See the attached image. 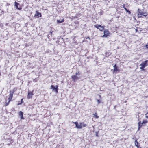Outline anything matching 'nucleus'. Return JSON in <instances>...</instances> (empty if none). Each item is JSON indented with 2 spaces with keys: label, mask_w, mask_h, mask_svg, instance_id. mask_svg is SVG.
Listing matches in <instances>:
<instances>
[{
  "label": "nucleus",
  "mask_w": 148,
  "mask_h": 148,
  "mask_svg": "<svg viewBox=\"0 0 148 148\" xmlns=\"http://www.w3.org/2000/svg\"><path fill=\"white\" fill-rule=\"evenodd\" d=\"M17 90V88L15 87L12 90H10L9 91V94L8 95V102L6 101L5 103V106H6L9 105L10 102L12 100L13 97V95L15 92Z\"/></svg>",
  "instance_id": "obj_1"
},
{
  "label": "nucleus",
  "mask_w": 148,
  "mask_h": 148,
  "mask_svg": "<svg viewBox=\"0 0 148 148\" xmlns=\"http://www.w3.org/2000/svg\"><path fill=\"white\" fill-rule=\"evenodd\" d=\"M148 65V60H146L140 64V69L142 71H145V68Z\"/></svg>",
  "instance_id": "obj_2"
},
{
  "label": "nucleus",
  "mask_w": 148,
  "mask_h": 148,
  "mask_svg": "<svg viewBox=\"0 0 148 148\" xmlns=\"http://www.w3.org/2000/svg\"><path fill=\"white\" fill-rule=\"evenodd\" d=\"M73 123L75 124L76 127L78 129H81L82 127H85L87 126L86 124L84 123L83 122L80 123L79 125L77 122H73Z\"/></svg>",
  "instance_id": "obj_3"
},
{
  "label": "nucleus",
  "mask_w": 148,
  "mask_h": 148,
  "mask_svg": "<svg viewBox=\"0 0 148 148\" xmlns=\"http://www.w3.org/2000/svg\"><path fill=\"white\" fill-rule=\"evenodd\" d=\"M147 123H148V121L147 120H143L142 123L141 121L139 122L138 123V129L141 128L143 126H145Z\"/></svg>",
  "instance_id": "obj_4"
},
{
  "label": "nucleus",
  "mask_w": 148,
  "mask_h": 148,
  "mask_svg": "<svg viewBox=\"0 0 148 148\" xmlns=\"http://www.w3.org/2000/svg\"><path fill=\"white\" fill-rule=\"evenodd\" d=\"M148 15L147 13L146 12H144L141 11H139L138 14V18L142 17V16L146 17Z\"/></svg>",
  "instance_id": "obj_5"
},
{
  "label": "nucleus",
  "mask_w": 148,
  "mask_h": 148,
  "mask_svg": "<svg viewBox=\"0 0 148 148\" xmlns=\"http://www.w3.org/2000/svg\"><path fill=\"white\" fill-rule=\"evenodd\" d=\"M80 73L78 72V73H76L75 75H73L71 76V78L72 79V81L74 82H75L77 80L79 79V78L77 77V75H79Z\"/></svg>",
  "instance_id": "obj_6"
},
{
  "label": "nucleus",
  "mask_w": 148,
  "mask_h": 148,
  "mask_svg": "<svg viewBox=\"0 0 148 148\" xmlns=\"http://www.w3.org/2000/svg\"><path fill=\"white\" fill-rule=\"evenodd\" d=\"M94 27L99 29L100 31H102L104 29V26L99 24H97L94 25Z\"/></svg>",
  "instance_id": "obj_7"
},
{
  "label": "nucleus",
  "mask_w": 148,
  "mask_h": 148,
  "mask_svg": "<svg viewBox=\"0 0 148 148\" xmlns=\"http://www.w3.org/2000/svg\"><path fill=\"white\" fill-rule=\"evenodd\" d=\"M34 90H32L31 91L28 92L27 96V98L28 99L32 98V96L34 95Z\"/></svg>",
  "instance_id": "obj_8"
},
{
  "label": "nucleus",
  "mask_w": 148,
  "mask_h": 148,
  "mask_svg": "<svg viewBox=\"0 0 148 148\" xmlns=\"http://www.w3.org/2000/svg\"><path fill=\"white\" fill-rule=\"evenodd\" d=\"M42 16L41 14L40 13L38 12V10H36V14H35L34 17L35 18H38L39 17H41Z\"/></svg>",
  "instance_id": "obj_9"
},
{
  "label": "nucleus",
  "mask_w": 148,
  "mask_h": 148,
  "mask_svg": "<svg viewBox=\"0 0 148 148\" xmlns=\"http://www.w3.org/2000/svg\"><path fill=\"white\" fill-rule=\"evenodd\" d=\"M58 86L57 85L55 87H54L53 85H51L50 88L51 89H53V90H54L57 93H58Z\"/></svg>",
  "instance_id": "obj_10"
},
{
  "label": "nucleus",
  "mask_w": 148,
  "mask_h": 148,
  "mask_svg": "<svg viewBox=\"0 0 148 148\" xmlns=\"http://www.w3.org/2000/svg\"><path fill=\"white\" fill-rule=\"evenodd\" d=\"M103 33L104 35L103 36V37H107L109 35L110 33H109V31H108L107 29L105 30L103 32Z\"/></svg>",
  "instance_id": "obj_11"
},
{
  "label": "nucleus",
  "mask_w": 148,
  "mask_h": 148,
  "mask_svg": "<svg viewBox=\"0 0 148 148\" xmlns=\"http://www.w3.org/2000/svg\"><path fill=\"white\" fill-rule=\"evenodd\" d=\"M114 69V73H116L117 71H119L120 69L118 68V66H116V64H115L113 66Z\"/></svg>",
  "instance_id": "obj_12"
},
{
  "label": "nucleus",
  "mask_w": 148,
  "mask_h": 148,
  "mask_svg": "<svg viewBox=\"0 0 148 148\" xmlns=\"http://www.w3.org/2000/svg\"><path fill=\"white\" fill-rule=\"evenodd\" d=\"M19 5V4L16 1L14 2V6L16 8V9L20 10L22 9V8L18 7V6Z\"/></svg>",
  "instance_id": "obj_13"
},
{
  "label": "nucleus",
  "mask_w": 148,
  "mask_h": 148,
  "mask_svg": "<svg viewBox=\"0 0 148 148\" xmlns=\"http://www.w3.org/2000/svg\"><path fill=\"white\" fill-rule=\"evenodd\" d=\"M23 112L21 111H20L19 112V115L21 117V119H24V118H23Z\"/></svg>",
  "instance_id": "obj_14"
},
{
  "label": "nucleus",
  "mask_w": 148,
  "mask_h": 148,
  "mask_svg": "<svg viewBox=\"0 0 148 148\" xmlns=\"http://www.w3.org/2000/svg\"><path fill=\"white\" fill-rule=\"evenodd\" d=\"M8 139L10 140V143H8L7 144V145H9L10 144H11L14 142V140L12 139L11 138H9Z\"/></svg>",
  "instance_id": "obj_15"
},
{
  "label": "nucleus",
  "mask_w": 148,
  "mask_h": 148,
  "mask_svg": "<svg viewBox=\"0 0 148 148\" xmlns=\"http://www.w3.org/2000/svg\"><path fill=\"white\" fill-rule=\"evenodd\" d=\"M23 99L22 98L21 99V101H18V103L17 104V105H18L21 104L23 102Z\"/></svg>",
  "instance_id": "obj_16"
},
{
  "label": "nucleus",
  "mask_w": 148,
  "mask_h": 148,
  "mask_svg": "<svg viewBox=\"0 0 148 148\" xmlns=\"http://www.w3.org/2000/svg\"><path fill=\"white\" fill-rule=\"evenodd\" d=\"M139 144L138 143V142L137 141V139H135V146H137Z\"/></svg>",
  "instance_id": "obj_17"
},
{
  "label": "nucleus",
  "mask_w": 148,
  "mask_h": 148,
  "mask_svg": "<svg viewBox=\"0 0 148 148\" xmlns=\"http://www.w3.org/2000/svg\"><path fill=\"white\" fill-rule=\"evenodd\" d=\"M93 115L94 117H95L96 118L98 119L99 117V116L97 115L96 112L94 114H93Z\"/></svg>",
  "instance_id": "obj_18"
},
{
  "label": "nucleus",
  "mask_w": 148,
  "mask_h": 148,
  "mask_svg": "<svg viewBox=\"0 0 148 148\" xmlns=\"http://www.w3.org/2000/svg\"><path fill=\"white\" fill-rule=\"evenodd\" d=\"M64 19H63L61 21L59 20H57V23H61L64 22Z\"/></svg>",
  "instance_id": "obj_19"
},
{
  "label": "nucleus",
  "mask_w": 148,
  "mask_h": 148,
  "mask_svg": "<svg viewBox=\"0 0 148 148\" xmlns=\"http://www.w3.org/2000/svg\"><path fill=\"white\" fill-rule=\"evenodd\" d=\"M126 11L127 12H128L129 14H131V11L130 10H128L127 9V10H126Z\"/></svg>",
  "instance_id": "obj_20"
},
{
  "label": "nucleus",
  "mask_w": 148,
  "mask_h": 148,
  "mask_svg": "<svg viewBox=\"0 0 148 148\" xmlns=\"http://www.w3.org/2000/svg\"><path fill=\"white\" fill-rule=\"evenodd\" d=\"M145 115V117L147 118H148V112Z\"/></svg>",
  "instance_id": "obj_21"
},
{
  "label": "nucleus",
  "mask_w": 148,
  "mask_h": 148,
  "mask_svg": "<svg viewBox=\"0 0 148 148\" xmlns=\"http://www.w3.org/2000/svg\"><path fill=\"white\" fill-rule=\"evenodd\" d=\"M123 7L125 9V10H127V9L125 7V4L123 5Z\"/></svg>",
  "instance_id": "obj_22"
},
{
  "label": "nucleus",
  "mask_w": 148,
  "mask_h": 148,
  "mask_svg": "<svg viewBox=\"0 0 148 148\" xmlns=\"http://www.w3.org/2000/svg\"><path fill=\"white\" fill-rule=\"evenodd\" d=\"M97 102L98 104L100 103L101 102L100 100L99 99L97 100Z\"/></svg>",
  "instance_id": "obj_23"
},
{
  "label": "nucleus",
  "mask_w": 148,
  "mask_h": 148,
  "mask_svg": "<svg viewBox=\"0 0 148 148\" xmlns=\"http://www.w3.org/2000/svg\"><path fill=\"white\" fill-rule=\"evenodd\" d=\"M136 146L137 147V148H141V147H140V145L139 144H138V145Z\"/></svg>",
  "instance_id": "obj_24"
},
{
  "label": "nucleus",
  "mask_w": 148,
  "mask_h": 148,
  "mask_svg": "<svg viewBox=\"0 0 148 148\" xmlns=\"http://www.w3.org/2000/svg\"><path fill=\"white\" fill-rule=\"evenodd\" d=\"M146 47L147 48H148V45H146Z\"/></svg>",
  "instance_id": "obj_25"
},
{
  "label": "nucleus",
  "mask_w": 148,
  "mask_h": 148,
  "mask_svg": "<svg viewBox=\"0 0 148 148\" xmlns=\"http://www.w3.org/2000/svg\"><path fill=\"white\" fill-rule=\"evenodd\" d=\"M96 136H97H97H98V134H97H97H96Z\"/></svg>",
  "instance_id": "obj_26"
}]
</instances>
